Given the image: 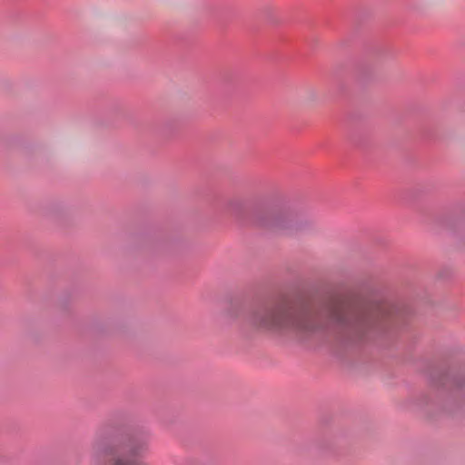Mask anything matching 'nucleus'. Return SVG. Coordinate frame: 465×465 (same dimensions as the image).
Masks as SVG:
<instances>
[{
  "label": "nucleus",
  "mask_w": 465,
  "mask_h": 465,
  "mask_svg": "<svg viewBox=\"0 0 465 465\" xmlns=\"http://www.w3.org/2000/svg\"><path fill=\"white\" fill-rule=\"evenodd\" d=\"M322 315L338 327L361 334L385 318L387 307L381 303L361 305L335 298L324 304Z\"/></svg>",
  "instance_id": "obj_1"
},
{
  "label": "nucleus",
  "mask_w": 465,
  "mask_h": 465,
  "mask_svg": "<svg viewBox=\"0 0 465 465\" xmlns=\"http://www.w3.org/2000/svg\"><path fill=\"white\" fill-rule=\"evenodd\" d=\"M317 313L305 305L278 304L253 314L252 323L265 331H308L315 328Z\"/></svg>",
  "instance_id": "obj_2"
},
{
  "label": "nucleus",
  "mask_w": 465,
  "mask_h": 465,
  "mask_svg": "<svg viewBox=\"0 0 465 465\" xmlns=\"http://www.w3.org/2000/svg\"><path fill=\"white\" fill-rule=\"evenodd\" d=\"M146 451L147 447L144 443L134 444L128 448L125 454L114 458L111 465H149L143 460Z\"/></svg>",
  "instance_id": "obj_3"
},
{
  "label": "nucleus",
  "mask_w": 465,
  "mask_h": 465,
  "mask_svg": "<svg viewBox=\"0 0 465 465\" xmlns=\"http://www.w3.org/2000/svg\"><path fill=\"white\" fill-rule=\"evenodd\" d=\"M266 26L271 27H281V26H286V25L283 23V20L277 16H271L268 18L267 23L265 24Z\"/></svg>",
  "instance_id": "obj_4"
},
{
  "label": "nucleus",
  "mask_w": 465,
  "mask_h": 465,
  "mask_svg": "<svg viewBox=\"0 0 465 465\" xmlns=\"http://www.w3.org/2000/svg\"><path fill=\"white\" fill-rule=\"evenodd\" d=\"M276 223H277V224L283 223V221H282V220H280V219H277V220H276Z\"/></svg>",
  "instance_id": "obj_5"
}]
</instances>
